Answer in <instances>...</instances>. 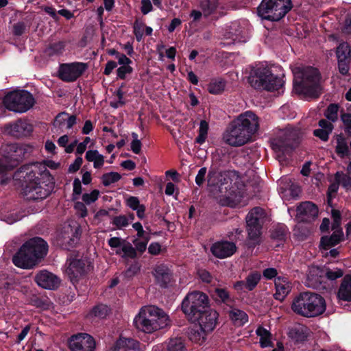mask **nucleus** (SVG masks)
<instances>
[{
    "label": "nucleus",
    "mask_w": 351,
    "mask_h": 351,
    "mask_svg": "<svg viewBox=\"0 0 351 351\" xmlns=\"http://www.w3.org/2000/svg\"><path fill=\"white\" fill-rule=\"evenodd\" d=\"M47 167L57 169L60 163L48 160L46 165L33 162L24 165L14 173V179L19 180L23 187V193L27 200L40 201L47 197L54 188V178Z\"/></svg>",
    "instance_id": "obj_1"
},
{
    "label": "nucleus",
    "mask_w": 351,
    "mask_h": 351,
    "mask_svg": "<svg viewBox=\"0 0 351 351\" xmlns=\"http://www.w3.org/2000/svg\"><path fill=\"white\" fill-rule=\"evenodd\" d=\"M238 172L234 170L219 171L210 167L206 180L208 187L221 194L219 203L221 206L236 207L241 202V195L236 186L239 180Z\"/></svg>",
    "instance_id": "obj_2"
},
{
    "label": "nucleus",
    "mask_w": 351,
    "mask_h": 351,
    "mask_svg": "<svg viewBox=\"0 0 351 351\" xmlns=\"http://www.w3.org/2000/svg\"><path fill=\"white\" fill-rule=\"evenodd\" d=\"M258 128V116L252 111H246L230 122L223 133V140L232 147H241L252 140Z\"/></svg>",
    "instance_id": "obj_3"
},
{
    "label": "nucleus",
    "mask_w": 351,
    "mask_h": 351,
    "mask_svg": "<svg viewBox=\"0 0 351 351\" xmlns=\"http://www.w3.org/2000/svg\"><path fill=\"white\" fill-rule=\"evenodd\" d=\"M293 86L295 93L311 98H317L321 95V77L317 69L298 66L293 70Z\"/></svg>",
    "instance_id": "obj_4"
},
{
    "label": "nucleus",
    "mask_w": 351,
    "mask_h": 351,
    "mask_svg": "<svg viewBox=\"0 0 351 351\" xmlns=\"http://www.w3.org/2000/svg\"><path fill=\"white\" fill-rule=\"evenodd\" d=\"M48 249L47 241L41 237H34L23 244L13 256L12 262L18 267L30 268L47 254Z\"/></svg>",
    "instance_id": "obj_5"
},
{
    "label": "nucleus",
    "mask_w": 351,
    "mask_h": 351,
    "mask_svg": "<svg viewBox=\"0 0 351 351\" xmlns=\"http://www.w3.org/2000/svg\"><path fill=\"white\" fill-rule=\"evenodd\" d=\"M170 324L167 314L156 306L151 305L141 308L134 319V325L139 330L152 333L166 328Z\"/></svg>",
    "instance_id": "obj_6"
},
{
    "label": "nucleus",
    "mask_w": 351,
    "mask_h": 351,
    "mask_svg": "<svg viewBox=\"0 0 351 351\" xmlns=\"http://www.w3.org/2000/svg\"><path fill=\"white\" fill-rule=\"evenodd\" d=\"M326 308L324 298L318 293L310 291L300 293L291 304V309L295 314L307 318L322 315Z\"/></svg>",
    "instance_id": "obj_7"
},
{
    "label": "nucleus",
    "mask_w": 351,
    "mask_h": 351,
    "mask_svg": "<svg viewBox=\"0 0 351 351\" xmlns=\"http://www.w3.org/2000/svg\"><path fill=\"white\" fill-rule=\"evenodd\" d=\"M249 82L255 89L272 91L281 88L284 82L281 77L274 75L268 67L260 65L252 70Z\"/></svg>",
    "instance_id": "obj_8"
},
{
    "label": "nucleus",
    "mask_w": 351,
    "mask_h": 351,
    "mask_svg": "<svg viewBox=\"0 0 351 351\" xmlns=\"http://www.w3.org/2000/svg\"><path fill=\"white\" fill-rule=\"evenodd\" d=\"M266 214L261 207H254L246 216V229L247 239L246 245L249 249H254L261 244V235L265 223Z\"/></svg>",
    "instance_id": "obj_9"
},
{
    "label": "nucleus",
    "mask_w": 351,
    "mask_h": 351,
    "mask_svg": "<svg viewBox=\"0 0 351 351\" xmlns=\"http://www.w3.org/2000/svg\"><path fill=\"white\" fill-rule=\"evenodd\" d=\"M291 0H262L257 14L263 20L279 21L292 9Z\"/></svg>",
    "instance_id": "obj_10"
},
{
    "label": "nucleus",
    "mask_w": 351,
    "mask_h": 351,
    "mask_svg": "<svg viewBox=\"0 0 351 351\" xmlns=\"http://www.w3.org/2000/svg\"><path fill=\"white\" fill-rule=\"evenodd\" d=\"M210 306L207 294L200 291L189 292L181 303V310L186 319H195L201 312Z\"/></svg>",
    "instance_id": "obj_11"
},
{
    "label": "nucleus",
    "mask_w": 351,
    "mask_h": 351,
    "mask_svg": "<svg viewBox=\"0 0 351 351\" xmlns=\"http://www.w3.org/2000/svg\"><path fill=\"white\" fill-rule=\"evenodd\" d=\"M5 108L10 111L23 113L35 104L32 94L26 90H16L7 93L3 99Z\"/></svg>",
    "instance_id": "obj_12"
},
{
    "label": "nucleus",
    "mask_w": 351,
    "mask_h": 351,
    "mask_svg": "<svg viewBox=\"0 0 351 351\" xmlns=\"http://www.w3.org/2000/svg\"><path fill=\"white\" fill-rule=\"evenodd\" d=\"M300 142L298 133L291 130L282 131L270 140L271 147L278 157L290 155Z\"/></svg>",
    "instance_id": "obj_13"
},
{
    "label": "nucleus",
    "mask_w": 351,
    "mask_h": 351,
    "mask_svg": "<svg viewBox=\"0 0 351 351\" xmlns=\"http://www.w3.org/2000/svg\"><path fill=\"white\" fill-rule=\"evenodd\" d=\"M87 63L73 62L62 63L58 69V77L64 82H73L80 77L88 69Z\"/></svg>",
    "instance_id": "obj_14"
},
{
    "label": "nucleus",
    "mask_w": 351,
    "mask_h": 351,
    "mask_svg": "<svg viewBox=\"0 0 351 351\" xmlns=\"http://www.w3.org/2000/svg\"><path fill=\"white\" fill-rule=\"evenodd\" d=\"M90 262L86 258L69 259L66 272L71 282L75 285L83 276L91 269Z\"/></svg>",
    "instance_id": "obj_15"
},
{
    "label": "nucleus",
    "mask_w": 351,
    "mask_h": 351,
    "mask_svg": "<svg viewBox=\"0 0 351 351\" xmlns=\"http://www.w3.org/2000/svg\"><path fill=\"white\" fill-rule=\"evenodd\" d=\"M197 317L195 319H191L189 322L198 324L201 330L210 332L215 328L218 323L219 313L209 306Z\"/></svg>",
    "instance_id": "obj_16"
},
{
    "label": "nucleus",
    "mask_w": 351,
    "mask_h": 351,
    "mask_svg": "<svg viewBox=\"0 0 351 351\" xmlns=\"http://www.w3.org/2000/svg\"><path fill=\"white\" fill-rule=\"evenodd\" d=\"M69 348L71 351H94L95 341L87 333H77L69 339Z\"/></svg>",
    "instance_id": "obj_17"
},
{
    "label": "nucleus",
    "mask_w": 351,
    "mask_h": 351,
    "mask_svg": "<svg viewBox=\"0 0 351 351\" xmlns=\"http://www.w3.org/2000/svg\"><path fill=\"white\" fill-rule=\"evenodd\" d=\"M296 217L300 221L311 223L318 216V207L312 202H304L298 206Z\"/></svg>",
    "instance_id": "obj_18"
},
{
    "label": "nucleus",
    "mask_w": 351,
    "mask_h": 351,
    "mask_svg": "<svg viewBox=\"0 0 351 351\" xmlns=\"http://www.w3.org/2000/svg\"><path fill=\"white\" fill-rule=\"evenodd\" d=\"M81 230L77 228L74 231L71 229V233L61 232L56 237L57 245L64 250H70L76 247L80 241Z\"/></svg>",
    "instance_id": "obj_19"
},
{
    "label": "nucleus",
    "mask_w": 351,
    "mask_h": 351,
    "mask_svg": "<svg viewBox=\"0 0 351 351\" xmlns=\"http://www.w3.org/2000/svg\"><path fill=\"white\" fill-rule=\"evenodd\" d=\"M37 285L45 289L56 290L60 285V278L54 274L47 270L40 271L35 276Z\"/></svg>",
    "instance_id": "obj_20"
},
{
    "label": "nucleus",
    "mask_w": 351,
    "mask_h": 351,
    "mask_svg": "<svg viewBox=\"0 0 351 351\" xmlns=\"http://www.w3.org/2000/svg\"><path fill=\"white\" fill-rule=\"evenodd\" d=\"M210 251L214 256L222 259L232 256L237 251V246L233 242L217 241L212 245Z\"/></svg>",
    "instance_id": "obj_21"
},
{
    "label": "nucleus",
    "mask_w": 351,
    "mask_h": 351,
    "mask_svg": "<svg viewBox=\"0 0 351 351\" xmlns=\"http://www.w3.org/2000/svg\"><path fill=\"white\" fill-rule=\"evenodd\" d=\"M199 5L205 18L212 16L213 19H217L223 15L221 11L223 5L219 0H199Z\"/></svg>",
    "instance_id": "obj_22"
},
{
    "label": "nucleus",
    "mask_w": 351,
    "mask_h": 351,
    "mask_svg": "<svg viewBox=\"0 0 351 351\" xmlns=\"http://www.w3.org/2000/svg\"><path fill=\"white\" fill-rule=\"evenodd\" d=\"M5 129L12 136L16 138L29 136L33 131L32 125L26 120L22 119L7 125Z\"/></svg>",
    "instance_id": "obj_23"
},
{
    "label": "nucleus",
    "mask_w": 351,
    "mask_h": 351,
    "mask_svg": "<svg viewBox=\"0 0 351 351\" xmlns=\"http://www.w3.org/2000/svg\"><path fill=\"white\" fill-rule=\"evenodd\" d=\"M138 349L139 342L137 340L121 335L108 351H136Z\"/></svg>",
    "instance_id": "obj_24"
},
{
    "label": "nucleus",
    "mask_w": 351,
    "mask_h": 351,
    "mask_svg": "<svg viewBox=\"0 0 351 351\" xmlns=\"http://www.w3.org/2000/svg\"><path fill=\"white\" fill-rule=\"evenodd\" d=\"M153 275L155 277L156 282L161 288H167L172 279V272L165 265L156 266Z\"/></svg>",
    "instance_id": "obj_25"
},
{
    "label": "nucleus",
    "mask_w": 351,
    "mask_h": 351,
    "mask_svg": "<svg viewBox=\"0 0 351 351\" xmlns=\"http://www.w3.org/2000/svg\"><path fill=\"white\" fill-rule=\"evenodd\" d=\"M274 284L276 293L274 297L276 300L282 302L291 290V283L288 281L287 278L278 276L275 279Z\"/></svg>",
    "instance_id": "obj_26"
},
{
    "label": "nucleus",
    "mask_w": 351,
    "mask_h": 351,
    "mask_svg": "<svg viewBox=\"0 0 351 351\" xmlns=\"http://www.w3.org/2000/svg\"><path fill=\"white\" fill-rule=\"evenodd\" d=\"M343 238L342 230L334 231L330 236H322L320 239L319 247L322 250H328L339 244Z\"/></svg>",
    "instance_id": "obj_27"
},
{
    "label": "nucleus",
    "mask_w": 351,
    "mask_h": 351,
    "mask_svg": "<svg viewBox=\"0 0 351 351\" xmlns=\"http://www.w3.org/2000/svg\"><path fill=\"white\" fill-rule=\"evenodd\" d=\"M337 298L340 300L351 302V274L343 276L337 291Z\"/></svg>",
    "instance_id": "obj_28"
},
{
    "label": "nucleus",
    "mask_w": 351,
    "mask_h": 351,
    "mask_svg": "<svg viewBox=\"0 0 351 351\" xmlns=\"http://www.w3.org/2000/svg\"><path fill=\"white\" fill-rule=\"evenodd\" d=\"M211 295L216 302H221L228 306L234 302L226 288L216 287Z\"/></svg>",
    "instance_id": "obj_29"
},
{
    "label": "nucleus",
    "mask_w": 351,
    "mask_h": 351,
    "mask_svg": "<svg viewBox=\"0 0 351 351\" xmlns=\"http://www.w3.org/2000/svg\"><path fill=\"white\" fill-rule=\"evenodd\" d=\"M337 145L335 147L336 154L341 158L349 157L350 151L346 141V138L342 134H338L336 136Z\"/></svg>",
    "instance_id": "obj_30"
},
{
    "label": "nucleus",
    "mask_w": 351,
    "mask_h": 351,
    "mask_svg": "<svg viewBox=\"0 0 351 351\" xmlns=\"http://www.w3.org/2000/svg\"><path fill=\"white\" fill-rule=\"evenodd\" d=\"M261 278V275L258 271L251 272L245 278V282L238 281L235 285V288L239 286L244 285L248 291H253L257 286Z\"/></svg>",
    "instance_id": "obj_31"
},
{
    "label": "nucleus",
    "mask_w": 351,
    "mask_h": 351,
    "mask_svg": "<svg viewBox=\"0 0 351 351\" xmlns=\"http://www.w3.org/2000/svg\"><path fill=\"white\" fill-rule=\"evenodd\" d=\"M306 331L307 328L305 326L302 325L295 326L289 330L288 335L298 343L304 342L307 339L308 334Z\"/></svg>",
    "instance_id": "obj_32"
},
{
    "label": "nucleus",
    "mask_w": 351,
    "mask_h": 351,
    "mask_svg": "<svg viewBox=\"0 0 351 351\" xmlns=\"http://www.w3.org/2000/svg\"><path fill=\"white\" fill-rule=\"evenodd\" d=\"M228 34L234 40H241L245 38V29L240 21L232 22L228 29Z\"/></svg>",
    "instance_id": "obj_33"
},
{
    "label": "nucleus",
    "mask_w": 351,
    "mask_h": 351,
    "mask_svg": "<svg viewBox=\"0 0 351 351\" xmlns=\"http://www.w3.org/2000/svg\"><path fill=\"white\" fill-rule=\"evenodd\" d=\"M256 335L260 337V346L261 348L272 347L274 344L271 340V332L263 326H258L256 330Z\"/></svg>",
    "instance_id": "obj_34"
},
{
    "label": "nucleus",
    "mask_w": 351,
    "mask_h": 351,
    "mask_svg": "<svg viewBox=\"0 0 351 351\" xmlns=\"http://www.w3.org/2000/svg\"><path fill=\"white\" fill-rule=\"evenodd\" d=\"M226 81L220 77L213 78L208 85V91L213 95L221 94L225 89Z\"/></svg>",
    "instance_id": "obj_35"
},
{
    "label": "nucleus",
    "mask_w": 351,
    "mask_h": 351,
    "mask_svg": "<svg viewBox=\"0 0 351 351\" xmlns=\"http://www.w3.org/2000/svg\"><path fill=\"white\" fill-rule=\"evenodd\" d=\"M287 232L288 228L287 226L283 223H280L275 226L271 230V237L274 240L283 243L286 241Z\"/></svg>",
    "instance_id": "obj_36"
},
{
    "label": "nucleus",
    "mask_w": 351,
    "mask_h": 351,
    "mask_svg": "<svg viewBox=\"0 0 351 351\" xmlns=\"http://www.w3.org/2000/svg\"><path fill=\"white\" fill-rule=\"evenodd\" d=\"M230 319L235 324L243 326L248 322L247 314L238 308H232L229 311Z\"/></svg>",
    "instance_id": "obj_37"
},
{
    "label": "nucleus",
    "mask_w": 351,
    "mask_h": 351,
    "mask_svg": "<svg viewBox=\"0 0 351 351\" xmlns=\"http://www.w3.org/2000/svg\"><path fill=\"white\" fill-rule=\"evenodd\" d=\"M121 252H123L121 257L123 258L135 259L139 257L136 249L134 247L132 244L128 241H126L121 249L116 251V254L117 255H121Z\"/></svg>",
    "instance_id": "obj_38"
},
{
    "label": "nucleus",
    "mask_w": 351,
    "mask_h": 351,
    "mask_svg": "<svg viewBox=\"0 0 351 351\" xmlns=\"http://www.w3.org/2000/svg\"><path fill=\"white\" fill-rule=\"evenodd\" d=\"M186 347L184 340L181 337L171 338L166 343L164 351H185Z\"/></svg>",
    "instance_id": "obj_39"
},
{
    "label": "nucleus",
    "mask_w": 351,
    "mask_h": 351,
    "mask_svg": "<svg viewBox=\"0 0 351 351\" xmlns=\"http://www.w3.org/2000/svg\"><path fill=\"white\" fill-rule=\"evenodd\" d=\"M65 47V41L52 43L46 48L45 52L49 56H58L63 53Z\"/></svg>",
    "instance_id": "obj_40"
},
{
    "label": "nucleus",
    "mask_w": 351,
    "mask_h": 351,
    "mask_svg": "<svg viewBox=\"0 0 351 351\" xmlns=\"http://www.w3.org/2000/svg\"><path fill=\"white\" fill-rule=\"evenodd\" d=\"M336 53L338 60H351V49L347 43H340Z\"/></svg>",
    "instance_id": "obj_41"
},
{
    "label": "nucleus",
    "mask_w": 351,
    "mask_h": 351,
    "mask_svg": "<svg viewBox=\"0 0 351 351\" xmlns=\"http://www.w3.org/2000/svg\"><path fill=\"white\" fill-rule=\"evenodd\" d=\"M335 180L338 182L339 185L341 184L347 191L351 190V177L345 174L343 171L335 173Z\"/></svg>",
    "instance_id": "obj_42"
},
{
    "label": "nucleus",
    "mask_w": 351,
    "mask_h": 351,
    "mask_svg": "<svg viewBox=\"0 0 351 351\" xmlns=\"http://www.w3.org/2000/svg\"><path fill=\"white\" fill-rule=\"evenodd\" d=\"M121 178V176L119 173L114 171L104 173L101 176L102 184L105 186H108L111 184L118 182Z\"/></svg>",
    "instance_id": "obj_43"
},
{
    "label": "nucleus",
    "mask_w": 351,
    "mask_h": 351,
    "mask_svg": "<svg viewBox=\"0 0 351 351\" xmlns=\"http://www.w3.org/2000/svg\"><path fill=\"white\" fill-rule=\"evenodd\" d=\"M151 239L145 238V239H139L134 238L132 240V243L134 245V248L136 249L137 254L139 256H141L147 250V244Z\"/></svg>",
    "instance_id": "obj_44"
},
{
    "label": "nucleus",
    "mask_w": 351,
    "mask_h": 351,
    "mask_svg": "<svg viewBox=\"0 0 351 351\" xmlns=\"http://www.w3.org/2000/svg\"><path fill=\"white\" fill-rule=\"evenodd\" d=\"M339 106L337 104H330L326 108L324 116L330 121L335 122L338 119Z\"/></svg>",
    "instance_id": "obj_45"
},
{
    "label": "nucleus",
    "mask_w": 351,
    "mask_h": 351,
    "mask_svg": "<svg viewBox=\"0 0 351 351\" xmlns=\"http://www.w3.org/2000/svg\"><path fill=\"white\" fill-rule=\"evenodd\" d=\"M109 312V308L107 305L99 304L95 306L91 310V315L99 317V318H105Z\"/></svg>",
    "instance_id": "obj_46"
},
{
    "label": "nucleus",
    "mask_w": 351,
    "mask_h": 351,
    "mask_svg": "<svg viewBox=\"0 0 351 351\" xmlns=\"http://www.w3.org/2000/svg\"><path fill=\"white\" fill-rule=\"evenodd\" d=\"M343 270L339 268H335L334 269L327 268L325 271V276L328 280L331 281L343 277Z\"/></svg>",
    "instance_id": "obj_47"
},
{
    "label": "nucleus",
    "mask_w": 351,
    "mask_h": 351,
    "mask_svg": "<svg viewBox=\"0 0 351 351\" xmlns=\"http://www.w3.org/2000/svg\"><path fill=\"white\" fill-rule=\"evenodd\" d=\"M111 223L116 227V229L121 230L128 226L129 221L128 218L125 215H121L114 217Z\"/></svg>",
    "instance_id": "obj_48"
},
{
    "label": "nucleus",
    "mask_w": 351,
    "mask_h": 351,
    "mask_svg": "<svg viewBox=\"0 0 351 351\" xmlns=\"http://www.w3.org/2000/svg\"><path fill=\"white\" fill-rule=\"evenodd\" d=\"M99 191L97 189L93 190L90 193H84L82 195L83 202L89 205L98 199Z\"/></svg>",
    "instance_id": "obj_49"
},
{
    "label": "nucleus",
    "mask_w": 351,
    "mask_h": 351,
    "mask_svg": "<svg viewBox=\"0 0 351 351\" xmlns=\"http://www.w3.org/2000/svg\"><path fill=\"white\" fill-rule=\"evenodd\" d=\"M10 150L13 151L15 154H11L10 157L11 159L19 161L24 157L25 152L21 147H19L16 144H12L9 146Z\"/></svg>",
    "instance_id": "obj_50"
},
{
    "label": "nucleus",
    "mask_w": 351,
    "mask_h": 351,
    "mask_svg": "<svg viewBox=\"0 0 351 351\" xmlns=\"http://www.w3.org/2000/svg\"><path fill=\"white\" fill-rule=\"evenodd\" d=\"M207 333L208 332H204L201 330L200 331L194 330L193 332L191 331V334L189 335V338L191 341L201 344L205 341L206 335Z\"/></svg>",
    "instance_id": "obj_51"
},
{
    "label": "nucleus",
    "mask_w": 351,
    "mask_h": 351,
    "mask_svg": "<svg viewBox=\"0 0 351 351\" xmlns=\"http://www.w3.org/2000/svg\"><path fill=\"white\" fill-rule=\"evenodd\" d=\"M133 72V68L130 65L121 66L117 69V78L125 80L126 75Z\"/></svg>",
    "instance_id": "obj_52"
},
{
    "label": "nucleus",
    "mask_w": 351,
    "mask_h": 351,
    "mask_svg": "<svg viewBox=\"0 0 351 351\" xmlns=\"http://www.w3.org/2000/svg\"><path fill=\"white\" fill-rule=\"evenodd\" d=\"M197 274L199 278L204 283L210 284L213 280L211 274L205 269H199Z\"/></svg>",
    "instance_id": "obj_53"
},
{
    "label": "nucleus",
    "mask_w": 351,
    "mask_h": 351,
    "mask_svg": "<svg viewBox=\"0 0 351 351\" xmlns=\"http://www.w3.org/2000/svg\"><path fill=\"white\" fill-rule=\"evenodd\" d=\"M350 60H338V70L339 72L344 76H349Z\"/></svg>",
    "instance_id": "obj_54"
},
{
    "label": "nucleus",
    "mask_w": 351,
    "mask_h": 351,
    "mask_svg": "<svg viewBox=\"0 0 351 351\" xmlns=\"http://www.w3.org/2000/svg\"><path fill=\"white\" fill-rule=\"evenodd\" d=\"M68 117V113L66 112H62L56 117L53 125L55 127H58L59 128H62V126L66 123V118Z\"/></svg>",
    "instance_id": "obj_55"
},
{
    "label": "nucleus",
    "mask_w": 351,
    "mask_h": 351,
    "mask_svg": "<svg viewBox=\"0 0 351 351\" xmlns=\"http://www.w3.org/2000/svg\"><path fill=\"white\" fill-rule=\"evenodd\" d=\"M207 173L206 167H202L199 171L195 177V183L197 186H202L206 181V175Z\"/></svg>",
    "instance_id": "obj_56"
},
{
    "label": "nucleus",
    "mask_w": 351,
    "mask_h": 351,
    "mask_svg": "<svg viewBox=\"0 0 351 351\" xmlns=\"http://www.w3.org/2000/svg\"><path fill=\"white\" fill-rule=\"evenodd\" d=\"M125 242V239L117 237H112L108 240V244L111 248L122 247Z\"/></svg>",
    "instance_id": "obj_57"
},
{
    "label": "nucleus",
    "mask_w": 351,
    "mask_h": 351,
    "mask_svg": "<svg viewBox=\"0 0 351 351\" xmlns=\"http://www.w3.org/2000/svg\"><path fill=\"white\" fill-rule=\"evenodd\" d=\"M125 202V205L132 210L137 209V207L141 205L138 197L136 196H129Z\"/></svg>",
    "instance_id": "obj_58"
},
{
    "label": "nucleus",
    "mask_w": 351,
    "mask_h": 351,
    "mask_svg": "<svg viewBox=\"0 0 351 351\" xmlns=\"http://www.w3.org/2000/svg\"><path fill=\"white\" fill-rule=\"evenodd\" d=\"M330 134V132L321 128L313 130V135L324 142L328 140Z\"/></svg>",
    "instance_id": "obj_59"
},
{
    "label": "nucleus",
    "mask_w": 351,
    "mask_h": 351,
    "mask_svg": "<svg viewBox=\"0 0 351 351\" xmlns=\"http://www.w3.org/2000/svg\"><path fill=\"white\" fill-rule=\"evenodd\" d=\"M148 253L152 256H157L161 252V245L158 242H152L147 247Z\"/></svg>",
    "instance_id": "obj_60"
},
{
    "label": "nucleus",
    "mask_w": 351,
    "mask_h": 351,
    "mask_svg": "<svg viewBox=\"0 0 351 351\" xmlns=\"http://www.w3.org/2000/svg\"><path fill=\"white\" fill-rule=\"evenodd\" d=\"M144 26V24H139L137 21L134 23V34L136 36V39L137 41L140 42L143 38V31L142 27Z\"/></svg>",
    "instance_id": "obj_61"
},
{
    "label": "nucleus",
    "mask_w": 351,
    "mask_h": 351,
    "mask_svg": "<svg viewBox=\"0 0 351 351\" xmlns=\"http://www.w3.org/2000/svg\"><path fill=\"white\" fill-rule=\"evenodd\" d=\"M25 30V25L23 22H18L13 25V34L16 36H21Z\"/></svg>",
    "instance_id": "obj_62"
},
{
    "label": "nucleus",
    "mask_w": 351,
    "mask_h": 351,
    "mask_svg": "<svg viewBox=\"0 0 351 351\" xmlns=\"http://www.w3.org/2000/svg\"><path fill=\"white\" fill-rule=\"evenodd\" d=\"M277 275V269L273 267L265 269L263 271V276L267 280H271L274 278L276 279L278 277Z\"/></svg>",
    "instance_id": "obj_63"
},
{
    "label": "nucleus",
    "mask_w": 351,
    "mask_h": 351,
    "mask_svg": "<svg viewBox=\"0 0 351 351\" xmlns=\"http://www.w3.org/2000/svg\"><path fill=\"white\" fill-rule=\"evenodd\" d=\"M341 119L346 128V130H351V114L342 113L341 114Z\"/></svg>",
    "instance_id": "obj_64"
}]
</instances>
